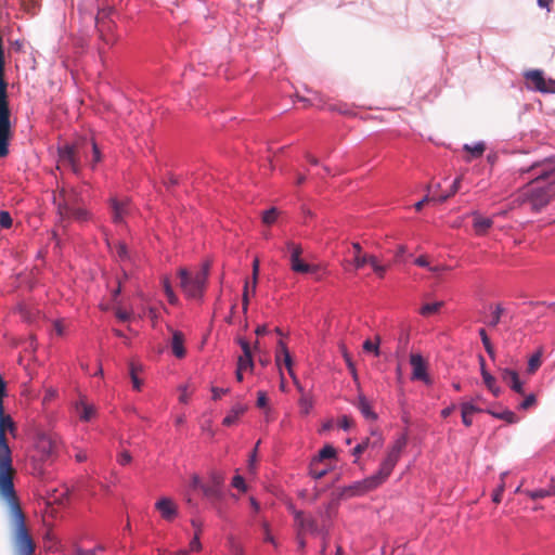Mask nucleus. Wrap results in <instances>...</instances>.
<instances>
[{"instance_id": "obj_51", "label": "nucleus", "mask_w": 555, "mask_h": 555, "mask_svg": "<svg viewBox=\"0 0 555 555\" xmlns=\"http://www.w3.org/2000/svg\"><path fill=\"white\" fill-rule=\"evenodd\" d=\"M314 465H315V462H313V463L311 464L310 475H311V476H312V478H314V479H321L322 477H324V476L326 475L327 470H326V469H320V470H319V469H317V468L314 467Z\"/></svg>"}, {"instance_id": "obj_11", "label": "nucleus", "mask_w": 555, "mask_h": 555, "mask_svg": "<svg viewBox=\"0 0 555 555\" xmlns=\"http://www.w3.org/2000/svg\"><path fill=\"white\" fill-rule=\"evenodd\" d=\"M59 166L68 167L73 172L79 171V163L75 145H65L59 151Z\"/></svg>"}, {"instance_id": "obj_54", "label": "nucleus", "mask_w": 555, "mask_h": 555, "mask_svg": "<svg viewBox=\"0 0 555 555\" xmlns=\"http://www.w3.org/2000/svg\"><path fill=\"white\" fill-rule=\"evenodd\" d=\"M204 483L202 482L201 478L197 475H193L190 480V488L191 489H201L203 491Z\"/></svg>"}, {"instance_id": "obj_45", "label": "nucleus", "mask_w": 555, "mask_h": 555, "mask_svg": "<svg viewBox=\"0 0 555 555\" xmlns=\"http://www.w3.org/2000/svg\"><path fill=\"white\" fill-rule=\"evenodd\" d=\"M201 550H202V543L199 541V535H198V532H195L193 539L190 541L189 551L199 552Z\"/></svg>"}, {"instance_id": "obj_38", "label": "nucleus", "mask_w": 555, "mask_h": 555, "mask_svg": "<svg viewBox=\"0 0 555 555\" xmlns=\"http://www.w3.org/2000/svg\"><path fill=\"white\" fill-rule=\"evenodd\" d=\"M504 312V308L501 305H496L491 313V320L489 321L490 326H496L500 323L501 315Z\"/></svg>"}, {"instance_id": "obj_55", "label": "nucleus", "mask_w": 555, "mask_h": 555, "mask_svg": "<svg viewBox=\"0 0 555 555\" xmlns=\"http://www.w3.org/2000/svg\"><path fill=\"white\" fill-rule=\"evenodd\" d=\"M504 492V483H501L493 492L492 494V501L494 503H500L502 500V495Z\"/></svg>"}, {"instance_id": "obj_62", "label": "nucleus", "mask_w": 555, "mask_h": 555, "mask_svg": "<svg viewBox=\"0 0 555 555\" xmlns=\"http://www.w3.org/2000/svg\"><path fill=\"white\" fill-rule=\"evenodd\" d=\"M238 344L243 350V354H251L249 343L247 340L240 338Z\"/></svg>"}, {"instance_id": "obj_25", "label": "nucleus", "mask_w": 555, "mask_h": 555, "mask_svg": "<svg viewBox=\"0 0 555 555\" xmlns=\"http://www.w3.org/2000/svg\"><path fill=\"white\" fill-rule=\"evenodd\" d=\"M227 547L230 555H245L242 542L233 534L228 535Z\"/></svg>"}, {"instance_id": "obj_63", "label": "nucleus", "mask_w": 555, "mask_h": 555, "mask_svg": "<svg viewBox=\"0 0 555 555\" xmlns=\"http://www.w3.org/2000/svg\"><path fill=\"white\" fill-rule=\"evenodd\" d=\"M455 408H456L455 404H451V405L442 409L441 416L444 418L449 417L454 412Z\"/></svg>"}, {"instance_id": "obj_33", "label": "nucleus", "mask_w": 555, "mask_h": 555, "mask_svg": "<svg viewBox=\"0 0 555 555\" xmlns=\"http://www.w3.org/2000/svg\"><path fill=\"white\" fill-rule=\"evenodd\" d=\"M254 361L251 354H242L237 359V367L238 371H247L253 370Z\"/></svg>"}, {"instance_id": "obj_22", "label": "nucleus", "mask_w": 555, "mask_h": 555, "mask_svg": "<svg viewBox=\"0 0 555 555\" xmlns=\"http://www.w3.org/2000/svg\"><path fill=\"white\" fill-rule=\"evenodd\" d=\"M356 405L365 420H367V421H376L377 420V414L373 411L371 403L367 401V399L363 395H360L358 397V402Z\"/></svg>"}, {"instance_id": "obj_48", "label": "nucleus", "mask_w": 555, "mask_h": 555, "mask_svg": "<svg viewBox=\"0 0 555 555\" xmlns=\"http://www.w3.org/2000/svg\"><path fill=\"white\" fill-rule=\"evenodd\" d=\"M535 403V396L534 395H528L524 399V401L519 404V409L527 410L531 408Z\"/></svg>"}, {"instance_id": "obj_12", "label": "nucleus", "mask_w": 555, "mask_h": 555, "mask_svg": "<svg viewBox=\"0 0 555 555\" xmlns=\"http://www.w3.org/2000/svg\"><path fill=\"white\" fill-rule=\"evenodd\" d=\"M275 361H276L278 365H280L281 361H283L284 365L287 369L288 375L293 379V383L297 384L298 378L293 370V359L287 349V346L285 345V343L283 340H279V343H278Z\"/></svg>"}, {"instance_id": "obj_14", "label": "nucleus", "mask_w": 555, "mask_h": 555, "mask_svg": "<svg viewBox=\"0 0 555 555\" xmlns=\"http://www.w3.org/2000/svg\"><path fill=\"white\" fill-rule=\"evenodd\" d=\"M155 508L159 512L163 519L167 521H171L178 516V506L170 498L163 496L157 500Z\"/></svg>"}, {"instance_id": "obj_36", "label": "nucleus", "mask_w": 555, "mask_h": 555, "mask_svg": "<svg viewBox=\"0 0 555 555\" xmlns=\"http://www.w3.org/2000/svg\"><path fill=\"white\" fill-rule=\"evenodd\" d=\"M541 365V352H535L532 354L528 361V372H535Z\"/></svg>"}, {"instance_id": "obj_4", "label": "nucleus", "mask_w": 555, "mask_h": 555, "mask_svg": "<svg viewBox=\"0 0 555 555\" xmlns=\"http://www.w3.org/2000/svg\"><path fill=\"white\" fill-rule=\"evenodd\" d=\"M406 444V435L402 434L397 437L393 443L387 449L386 455L380 462L378 470L372 476L364 478L363 480L356 481L350 487H348L347 491L350 492L351 495H362L383 485L391 475Z\"/></svg>"}, {"instance_id": "obj_28", "label": "nucleus", "mask_w": 555, "mask_h": 555, "mask_svg": "<svg viewBox=\"0 0 555 555\" xmlns=\"http://www.w3.org/2000/svg\"><path fill=\"white\" fill-rule=\"evenodd\" d=\"M300 413L308 415L313 409V399L310 395H302L298 401Z\"/></svg>"}, {"instance_id": "obj_60", "label": "nucleus", "mask_w": 555, "mask_h": 555, "mask_svg": "<svg viewBox=\"0 0 555 555\" xmlns=\"http://www.w3.org/2000/svg\"><path fill=\"white\" fill-rule=\"evenodd\" d=\"M414 263L418 267L429 269L430 263L425 256H420L414 260Z\"/></svg>"}, {"instance_id": "obj_19", "label": "nucleus", "mask_w": 555, "mask_h": 555, "mask_svg": "<svg viewBox=\"0 0 555 555\" xmlns=\"http://www.w3.org/2000/svg\"><path fill=\"white\" fill-rule=\"evenodd\" d=\"M171 350L172 353L181 359L185 356V349H184V335L180 331H173L172 332V338H171Z\"/></svg>"}, {"instance_id": "obj_29", "label": "nucleus", "mask_w": 555, "mask_h": 555, "mask_svg": "<svg viewBox=\"0 0 555 555\" xmlns=\"http://www.w3.org/2000/svg\"><path fill=\"white\" fill-rule=\"evenodd\" d=\"M443 302L442 301H436V302H431V304H425L424 306H422V308L420 309V313L423 315V317H429L431 314H435L437 313L440 308L442 307Z\"/></svg>"}, {"instance_id": "obj_7", "label": "nucleus", "mask_w": 555, "mask_h": 555, "mask_svg": "<svg viewBox=\"0 0 555 555\" xmlns=\"http://www.w3.org/2000/svg\"><path fill=\"white\" fill-rule=\"evenodd\" d=\"M223 477L219 473H211L209 482L203 486V495L210 502L211 507L220 518H224V512L219 505L224 498L222 490Z\"/></svg>"}, {"instance_id": "obj_64", "label": "nucleus", "mask_w": 555, "mask_h": 555, "mask_svg": "<svg viewBox=\"0 0 555 555\" xmlns=\"http://www.w3.org/2000/svg\"><path fill=\"white\" fill-rule=\"evenodd\" d=\"M553 0H537V4L541 9H546L550 11V7L552 4Z\"/></svg>"}, {"instance_id": "obj_9", "label": "nucleus", "mask_w": 555, "mask_h": 555, "mask_svg": "<svg viewBox=\"0 0 555 555\" xmlns=\"http://www.w3.org/2000/svg\"><path fill=\"white\" fill-rule=\"evenodd\" d=\"M286 248L289 251L291 269L296 273H309L313 268L300 259L302 248L299 244L287 242Z\"/></svg>"}, {"instance_id": "obj_34", "label": "nucleus", "mask_w": 555, "mask_h": 555, "mask_svg": "<svg viewBox=\"0 0 555 555\" xmlns=\"http://www.w3.org/2000/svg\"><path fill=\"white\" fill-rule=\"evenodd\" d=\"M479 336H480V338H481L482 345H483V347H485V349H486L487 353H488L491 358H493V357H494V349H493V346H492V344H491V341H490V339H489V337H488L487 332H486V330H485V328H480V330H479Z\"/></svg>"}, {"instance_id": "obj_6", "label": "nucleus", "mask_w": 555, "mask_h": 555, "mask_svg": "<svg viewBox=\"0 0 555 555\" xmlns=\"http://www.w3.org/2000/svg\"><path fill=\"white\" fill-rule=\"evenodd\" d=\"M208 271V264L203 266V268L195 273H191L185 269L179 271L180 286L188 297H202L207 282Z\"/></svg>"}, {"instance_id": "obj_21", "label": "nucleus", "mask_w": 555, "mask_h": 555, "mask_svg": "<svg viewBox=\"0 0 555 555\" xmlns=\"http://www.w3.org/2000/svg\"><path fill=\"white\" fill-rule=\"evenodd\" d=\"M480 366H481V376H482L485 385L493 393L494 397H498L501 392V389L496 385L495 378L485 369L483 358H480Z\"/></svg>"}, {"instance_id": "obj_5", "label": "nucleus", "mask_w": 555, "mask_h": 555, "mask_svg": "<svg viewBox=\"0 0 555 555\" xmlns=\"http://www.w3.org/2000/svg\"><path fill=\"white\" fill-rule=\"evenodd\" d=\"M53 204L56 207V212L62 223L70 220H85L87 217L81 198L74 189L59 188L53 192Z\"/></svg>"}, {"instance_id": "obj_1", "label": "nucleus", "mask_w": 555, "mask_h": 555, "mask_svg": "<svg viewBox=\"0 0 555 555\" xmlns=\"http://www.w3.org/2000/svg\"><path fill=\"white\" fill-rule=\"evenodd\" d=\"M522 172L530 173L531 179L522 195L533 209L539 210L555 196V158L535 160Z\"/></svg>"}, {"instance_id": "obj_23", "label": "nucleus", "mask_w": 555, "mask_h": 555, "mask_svg": "<svg viewBox=\"0 0 555 555\" xmlns=\"http://www.w3.org/2000/svg\"><path fill=\"white\" fill-rule=\"evenodd\" d=\"M463 150L467 152L469 155L466 157V162H472L475 158H479L482 156L486 144L482 141L476 142L474 144H464Z\"/></svg>"}, {"instance_id": "obj_17", "label": "nucleus", "mask_w": 555, "mask_h": 555, "mask_svg": "<svg viewBox=\"0 0 555 555\" xmlns=\"http://www.w3.org/2000/svg\"><path fill=\"white\" fill-rule=\"evenodd\" d=\"M483 410L476 405L473 401H465L461 403V415L462 422L466 427L472 426L473 418L472 415L475 413H480Z\"/></svg>"}, {"instance_id": "obj_27", "label": "nucleus", "mask_w": 555, "mask_h": 555, "mask_svg": "<svg viewBox=\"0 0 555 555\" xmlns=\"http://www.w3.org/2000/svg\"><path fill=\"white\" fill-rule=\"evenodd\" d=\"M486 412L498 420L505 421L508 424H515L518 422V416L511 410H504L502 412H494L492 410H487Z\"/></svg>"}, {"instance_id": "obj_42", "label": "nucleus", "mask_w": 555, "mask_h": 555, "mask_svg": "<svg viewBox=\"0 0 555 555\" xmlns=\"http://www.w3.org/2000/svg\"><path fill=\"white\" fill-rule=\"evenodd\" d=\"M276 217L278 210L274 207H272L263 212L262 222L270 225L276 220Z\"/></svg>"}, {"instance_id": "obj_49", "label": "nucleus", "mask_w": 555, "mask_h": 555, "mask_svg": "<svg viewBox=\"0 0 555 555\" xmlns=\"http://www.w3.org/2000/svg\"><path fill=\"white\" fill-rule=\"evenodd\" d=\"M230 392V388L212 387L211 393L214 400H219L223 395Z\"/></svg>"}, {"instance_id": "obj_53", "label": "nucleus", "mask_w": 555, "mask_h": 555, "mask_svg": "<svg viewBox=\"0 0 555 555\" xmlns=\"http://www.w3.org/2000/svg\"><path fill=\"white\" fill-rule=\"evenodd\" d=\"M338 426L344 430H348L352 426V421L347 415H343L338 420Z\"/></svg>"}, {"instance_id": "obj_20", "label": "nucleus", "mask_w": 555, "mask_h": 555, "mask_svg": "<svg viewBox=\"0 0 555 555\" xmlns=\"http://www.w3.org/2000/svg\"><path fill=\"white\" fill-rule=\"evenodd\" d=\"M246 409V405L242 403H235L223 418L222 424L224 426H232L245 413Z\"/></svg>"}, {"instance_id": "obj_57", "label": "nucleus", "mask_w": 555, "mask_h": 555, "mask_svg": "<svg viewBox=\"0 0 555 555\" xmlns=\"http://www.w3.org/2000/svg\"><path fill=\"white\" fill-rule=\"evenodd\" d=\"M117 461L120 465H127L131 461V455L127 451H124L119 454Z\"/></svg>"}, {"instance_id": "obj_24", "label": "nucleus", "mask_w": 555, "mask_h": 555, "mask_svg": "<svg viewBox=\"0 0 555 555\" xmlns=\"http://www.w3.org/2000/svg\"><path fill=\"white\" fill-rule=\"evenodd\" d=\"M353 248V264L356 269H362L365 264H367L369 259L372 258L373 255H362L361 254V245L359 243L352 244Z\"/></svg>"}, {"instance_id": "obj_3", "label": "nucleus", "mask_w": 555, "mask_h": 555, "mask_svg": "<svg viewBox=\"0 0 555 555\" xmlns=\"http://www.w3.org/2000/svg\"><path fill=\"white\" fill-rule=\"evenodd\" d=\"M406 444V435L402 434L397 437L393 443L387 449L386 455L380 462L378 470L372 476L364 478L363 480L356 481L350 487H348L347 491L350 492L351 495H362L383 485L391 475Z\"/></svg>"}, {"instance_id": "obj_30", "label": "nucleus", "mask_w": 555, "mask_h": 555, "mask_svg": "<svg viewBox=\"0 0 555 555\" xmlns=\"http://www.w3.org/2000/svg\"><path fill=\"white\" fill-rule=\"evenodd\" d=\"M367 264L372 267L373 271L378 278L383 279L385 276L387 266L382 264L375 256H372V258L369 259Z\"/></svg>"}, {"instance_id": "obj_52", "label": "nucleus", "mask_w": 555, "mask_h": 555, "mask_svg": "<svg viewBox=\"0 0 555 555\" xmlns=\"http://www.w3.org/2000/svg\"><path fill=\"white\" fill-rule=\"evenodd\" d=\"M258 271H259V261H258V259H255L254 263H253V285H251L253 293H255V291H256Z\"/></svg>"}, {"instance_id": "obj_47", "label": "nucleus", "mask_w": 555, "mask_h": 555, "mask_svg": "<svg viewBox=\"0 0 555 555\" xmlns=\"http://www.w3.org/2000/svg\"><path fill=\"white\" fill-rule=\"evenodd\" d=\"M363 349L367 352H374L375 356H379V349H378V344L377 343H373L371 341L370 339H366L364 343H363Z\"/></svg>"}, {"instance_id": "obj_8", "label": "nucleus", "mask_w": 555, "mask_h": 555, "mask_svg": "<svg viewBox=\"0 0 555 555\" xmlns=\"http://www.w3.org/2000/svg\"><path fill=\"white\" fill-rule=\"evenodd\" d=\"M527 86L531 90L539 91L542 93H554L555 92V80L545 79L543 72L539 69L529 70L525 74Z\"/></svg>"}, {"instance_id": "obj_43", "label": "nucleus", "mask_w": 555, "mask_h": 555, "mask_svg": "<svg viewBox=\"0 0 555 555\" xmlns=\"http://www.w3.org/2000/svg\"><path fill=\"white\" fill-rule=\"evenodd\" d=\"M12 222H13L12 217L8 211H5V210L0 211V227L1 228H4V229L11 228Z\"/></svg>"}, {"instance_id": "obj_2", "label": "nucleus", "mask_w": 555, "mask_h": 555, "mask_svg": "<svg viewBox=\"0 0 555 555\" xmlns=\"http://www.w3.org/2000/svg\"><path fill=\"white\" fill-rule=\"evenodd\" d=\"M0 499L9 507L15 555H34L36 543L26 527V517L22 511L14 482H0Z\"/></svg>"}, {"instance_id": "obj_56", "label": "nucleus", "mask_w": 555, "mask_h": 555, "mask_svg": "<svg viewBox=\"0 0 555 555\" xmlns=\"http://www.w3.org/2000/svg\"><path fill=\"white\" fill-rule=\"evenodd\" d=\"M257 397V406L263 409L268 404V398L264 391H258Z\"/></svg>"}, {"instance_id": "obj_13", "label": "nucleus", "mask_w": 555, "mask_h": 555, "mask_svg": "<svg viewBox=\"0 0 555 555\" xmlns=\"http://www.w3.org/2000/svg\"><path fill=\"white\" fill-rule=\"evenodd\" d=\"M410 364L412 366V379L422 380L425 384L431 383L426 371V364L421 354L412 353L410 357Z\"/></svg>"}, {"instance_id": "obj_35", "label": "nucleus", "mask_w": 555, "mask_h": 555, "mask_svg": "<svg viewBox=\"0 0 555 555\" xmlns=\"http://www.w3.org/2000/svg\"><path fill=\"white\" fill-rule=\"evenodd\" d=\"M163 286H164V291H165V294L167 296L168 301L171 305L177 304L178 298H177L176 294L173 293V289L170 286V283H169L168 279H164Z\"/></svg>"}, {"instance_id": "obj_59", "label": "nucleus", "mask_w": 555, "mask_h": 555, "mask_svg": "<svg viewBox=\"0 0 555 555\" xmlns=\"http://www.w3.org/2000/svg\"><path fill=\"white\" fill-rule=\"evenodd\" d=\"M428 270L431 273H434L435 275H439L440 273L450 270V268L447 266L439 264V266H430Z\"/></svg>"}, {"instance_id": "obj_46", "label": "nucleus", "mask_w": 555, "mask_h": 555, "mask_svg": "<svg viewBox=\"0 0 555 555\" xmlns=\"http://www.w3.org/2000/svg\"><path fill=\"white\" fill-rule=\"evenodd\" d=\"M232 486H233L235 489L240 490V491H243V492H245V491H246V483H245V480H244V478H243L242 476H240V475H236V476H234V477H233V479H232Z\"/></svg>"}, {"instance_id": "obj_18", "label": "nucleus", "mask_w": 555, "mask_h": 555, "mask_svg": "<svg viewBox=\"0 0 555 555\" xmlns=\"http://www.w3.org/2000/svg\"><path fill=\"white\" fill-rule=\"evenodd\" d=\"M472 216L474 217V222H473V227H474V230L476 232V234L478 235H483L487 233V231L492 227L493 224V220L492 218H486V217H482L480 214H478L477 211H474L472 214Z\"/></svg>"}, {"instance_id": "obj_40", "label": "nucleus", "mask_w": 555, "mask_h": 555, "mask_svg": "<svg viewBox=\"0 0 555 555\" xmlns=\"http://www.w3.org/2000/svg\"><path fill=\"white\" fill-rule=\"evenodd\" d=\"M130 377H131L132 388L134 390H141L143 382L139 378V376L137 374V367L134 364H131V366H130Z\"/></svg>"}, {"instance_id": "obj_10", "label": "nucleus", "mask_w": 555, "mask_h": 555, "mask_svg": "<svg viewBox=\"0 0 555 555\" xmlns=\"http://www.w3.org/2000/svg\"><path fill=\"white\" fill-rule=\"evenodd\" d=\"M293 514H294L295 525L297 527L299 535L305 534V533H311V534L320 533V528L314 518H312L310 516H306L300 511H294Z\"/></svg>"}, {"instance_id": "obj_58", "label": "nucleus", "mask_w": 555, "mask_h": 555, "mask_svg": "<svg viewBox=\"0 0 555 555\" xmlns=\"http://www.w3.org/2000/svg\"><path fill=\"white\" fill-rule=\"evenodd\" d=\"M461 180H462V177H457L451 188H450V191L448 192L449 194H451V196H453L454 194H456L461 188Z\"/></svg>"}, {"instance_id": "obj_50", "label": "nucleus", "mask_w": 555, "mask_h": 555, "mask_svg": "<svg viewBox=\"0 0 555 555\" xmlns=\"http://www.w3.org/2000/svg\"><path fill=\"white\" fill-rule=\"evenodd\" d=\"M39 446L42 448L43 451L47 452V454H51L53 451V443L48 438L40 439Z\"/></svg>"}, {"instance_id": "obj_41", "label": "nucleus", "mask_w": 555, "mask_h": 555, "mask_svg": "<svg viewBox=\"0 0 555 555\" xmlns=\"http://www.w3.org/2000/svg\"><path fill=\"white\" fill-rule=\"evenodd\" d=\"M527 495L529 498H531L532 500H538V499H544L546 496H551L552 492L546 489H537V490L527 491Z\"/></svg>"}, {"instance_id": "obj_44", "label": "nucleus", "mask_w": 555, "mask_h": 555, "mask_svg": "<svg viewBox=\"0 0 555 555\" xmlns=\"http://www.w3.org/2000/svg\"><path fill=\"white\" fill-rule=\"evenodd\" d=\"M369 444L370 440L367 438L358 443L352 450V455L359 457L369 448Z\"/></svg>"}, {"instance_id": "obj_16", "label": "nucleus", "mask_w": 555, "mask_h": 555, "mask_svg": "<svg viewBox=\"0 0 555 555\" xmlns=\"http://www.w3.org/2000/svg\"><path fill=\"white\" fill-rule=\"evenodd\" d=\"M75 412L83 422H89L95 414L94 405L85 398H80L74 405Z\"/></svg>"}, {"instance_id": "obj_26", "label": "nucleus", "mask_w": 555, "mask_h": 555, "mask_svg": "<svg viewBox=\"0 0 555 555\" xmlns=\"http://www.w3.org/2000/svg\"><path fill=\"white\" fill-rule=\"evenodd\" d=\"M116 258L119 263L122 266V269L126 270V264L131 263L132 256L127 246L124 243H119L116 246Z\"/></svg>"}, {"instance_id": "obj_37", "label": "nucleus", "mask_w": 555, "mask_h": 555, "mask_svg": "<svg viewBox=\"0 0 555 555\" xmlns=\"http://www.w3.org/2000/svg\"><path fill=\"white\" fill-rule=\"evenodd\" d=\"M261 528L263 531V541L267 543H271L273 546L276 547V542H275L274 537L270 532V526H269L268 521L262 520Z\"/></svg>"}, {"instance_id": "obj_61", "label": "nucleus", "mask_w": 555, "mask_h": 555, "mask_svg": "<svg viewBox=\"0 0 555 555\" xmlns=\"http://www.w3.org/2000/svg\"><path fill=\"white\" fill-rule=\"evenodd\" d=\"M511 389L514 390L515 392L519 393V395H524L525 393L524 383L520 379H518L515 384H513L511 386Z\"/></svg>"}, {"instance_id": "obj_15", "label": "nucleus", "mask_w": 555, "mask_h": 555, "mask_svg": "<svg viewBox=\"0 0 555 555\" xmlns=\"http://www.w3.org/2000/svg\"><path fill=\"white\" fill-rule=\"evenodd\" d=\"M111 208L113 214V222L118 224L121 223L125 220V217L129 214L130 203L127 198H113L111 201Z\"/></svg>"}, {"instance_id": "obj_39", "label": "nucleus", "mask_w": 555, "mask_h": 555, "mask_svg": "<svg viewBox=\"0 0 555 555\" xmlns=\"http://www.w3.org/2000/svg\"><path fill=\"white\" fill-rule=\"evenodd\" d=\"M88 144L91 146V150H92V154H93V158H92V162L91 164H98L101 159V149L100 146L98 145V143L95 142L94 138H91L88 142Z\"/></svg>"}, {"instance_id": "obj_31", "label": "nucleus", "mask_w": 555, "mask_h": 555, "mask_svg": "<svg viewBox=\"0 0 555 555\" xmlns=\"http://www.w3.org/2000/svg\"><path fill=\"white\" fill-rule=\"evenodd\" d=\"M501 377L509 387L519 379L517 372L512 369H503L501 371Z\"/></svg>"}, {"instance_id": "obj_32", "label": "nucleus", "mask_w": 555, "mask_h": 555, "mask_svg": "<svg viewBox=\"0 0 555 555\" xmlns=\"http://www.w3.org/2000/svg\"><path fill=\"white\" fill-rule=\"evenodd\" d=\"M335 455H336V450L332 446L326 444L319 451V454H318L317 459L314 460V462L317 463V462L330 460V459L335 457Z\"/></svg>"}]
</instances>
